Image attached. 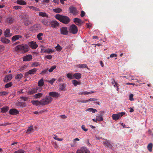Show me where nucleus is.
Returning <instances> with one entry per match:
<instances>
[{"label":"nucleus","mask_w":153,"mask_h":153,"mask_svg":"<svg viewBox=\"0 0 153 153\" xmlns=\"http://www.w3.org/2000/svg\"><path fill=\"white\" fill-rule=\"evenodd\" d=\"M98 121H101L103 120L102 116V115H99L96 117Z\"/></svg>","instance_id":"72a5a7b5"},{"label":"nucleus","mask_w":153,"mask_h":153,"mask_svg":"<svg viewBox=\"0 0 153 153\" xmlns=\"http://www.w3.org/2000/svg\"><path fill=\"white\" fill-rule=\"evenodd\" d=\"M53 11L57 13H59L62 11V10L59 8H56L53 9Z\"/></svg>","instance_id":"58836bf2"},{"label":"nucleus","mask_w":153,"mask_h":153,"mask_svg":"<svg viewBox=\"0 0 153 153\" xmlns=\"http://www.w3.org/2000/svg\"><path fill=\"white\" fill-rule=\"evenodd\" d=\"M87 101H86V100H78L77 102H83V103H86L87 102Z\"/></svg>","instance_id":"bf43d9fd"},{"label":"nucleus","mask_w":153,"mask_h":153,"mask_svg":"<svg viewBox=\"0 0 153 153\" xmlns=\"http://www.w3.org/2000/svg\"><path fill=\"white\" fill-rule=\"evenodd\" d=\"M8 94V93L5 91H3L0 92V96H3L4 95H7Z\"/></svg>","instance_id":"de8ad7c7"},{"label":"nucleus","mask_w":153,"mask_h":153,"mask_svg":"<svg viewBox=\"0 0 153 153\" xmlns=\"http://www.w3.org/2000/svg\"><path fill=\"white\" fill-rule=\"evenodd\" d=\"M70 33L73 34H76L78 32V28L77 26L75 25H72L70 26L69 29Z\"/></svg>","instance_id":"0eeeda50"},{"label":"nucleus","mask_w":153,"mask_h":153,"mask_svg":"<svg viewBox=\"0 0 153 153\" xmlns=\"http://www.w3.org/2000/svg\"><path fill=\"white\" fill-rule=\"evenodd\" d=\"M23 59L24 61H28L32 59V56L30 55H27L24 57Z\"/></svg>","instance_id":"412c9836"},{"label":"nucleus","mask_w":153,"mask_h":153,"mask_svg":"<svg viewBox=\"0 0 153 153\" xmlns=\"http://www.w3.org/2000/svg\"><path fill=\"white\" fill-rule=\"evenodd\" d=\"M42 22L43 25H47L48 23V21L47 19H44L42 21Z\"/></svg>","instance_id":"49530a36"},{"label":"nucleus","mask_w":153,"mask_h":153,"mask_svg":"<svg viewBox=\"0 0 153 153\" xmlns=\"http://www.w3.org/2000/svg\"><path fill=\"white\" fill-rule=\"evenodd\" d=\"M53 99L51 97L46 96L45 98L41 100V105H45L50 104L52 101Z\"/></svg>","instance_id":"20e7f679"},{"label":"nucleus","mask_w":153,"mask_h":153,"mask_svg":"<svg viewBox=\"0 0 153 153\" xmlns=\"http://www.w3.org/2000/svg\"><path fill=\"white\" fill-rule=\"evenodd\" d=\"M111 83L112 85H113L114 87L115 86L117 87V91H118L119 89L118 86L119 84L115 81L114 79H113L111 80Z\"/></svg>","instance_id":"c85d7f7f"},{"label":"nucleus","mask_w":153,"mask_h":153,"mask_svg":"<svg viewBox=\"0 0 153 153\" xmlns=\"http://www.w3.org/2000/svg\"><path fill=\"white\" fill-rule=\"evenodd\" d=\"M9 113L11 115L16 114L19 113V111L16 109H11L9 111Z\"/></svg>","instance_id":"6ab92c4d"},{"label":"nucleus","mask_w":153,"mask_h":153,"mask_svg":"<svg viewBox=\"0 0 153 153\" xmlns=\"http://www.w3.org/2000/svg\"><path fill=\"white\" fill-rule=\"evenodd\" d=\"M1 41L2 42L6 44L9 43L10 42V40L4 37H1Z\"/></svg>","instance_id":"5701e85b"},{"label":"nucleus","mask_w":153,"mask_h":153,"mask_svg":"<svg viewBox=\"0 0 153 153\" xmlns=\"http://www.w3.org/2000/svg\"><path fill=\"white\" fill-rule=\"evenodd\" d=\"M12 75L11 74L6 75L4 79V82H7L10 81L12 78Z\"/></svg>","instance_id":"a211bd4d"},{"label":"nucleus","mask_w":153,"mask_h":153,"mask_svg":"<svg viewBox=\"0 0 153 153\" xmlns=\"http://www.w3.org/2000/svg\"><path fill=\"white\" fill-rule=\"evenodd\" d=\"M41 51H42L43 52L47 53H50L54 52L53 50L49 48L45 49V50L42 48Z\"/></svg>","instance_id":"cd10ccee"},{"label":"nucleus","mask_w":153,"mask_h":153,"mask_svg":"<svg viewBox=\"0 0 153 153\" xmlns=\"http://www.w3.org/2000/svg\"><path fill=\"white\" fill-rule=\"evenodd\" d=\"M20 99L23 100L24 101H26L27 100L28 98L27 97H20Z\"/></svg>","instance_id":"4d7b16f0"},{"label":"nucleus","mask_w":153,"mask_h":153,"mask_svg":"<svg viewBox=\"0 0 153 153\" xmlns=\"http://www.w3.org/2000/svg\"><path fill=\"white\" fill-rule=\"evenodd\" d=\"M16 3L21 5H25L26 4V2L24 0H17L16 1Z\"/></svg>","instance_id":"bb28decb"},{"label":"nucleus","mask_w":153,"mask_h":153,"mask_svg":"<svg viewBox=\"0 0 153 153\" xmlns=\"http://www.w3.org/2000/svg\"><path fill=\"white\" fill-rule=\"evenodd\" d=\"M22 19L23 22L25 26H28L31 23L29 16L26 14L22 15Z\"/></svg>","instance_id":"7ed1b4c3"},{"label":"nucleus","mask_w":153,"mask_h":153,"mask_svg":"<svg viewBox=\"0 0 153 153\" xmlns=\"http://www.w3.org/2000/svg\"><path fill=\"white\" fill-rule=\"evenodd\" d=\"M74 22L77 25L80 26L83 23V22L79 19L75 18L74 19Z\"/></svg>","instance_id":"2eb2a0df"},{"label":"nucleus","mask_w":153,"mask_h":153,"mask_svg":"<svg viewBox=\"0 0 153 153\" xmlns=\"http://www.w3.org/2000/svg\"><path fill=\"white\" fill-rule=\"evenodd\" d=\"M29 47L26 45L22 44L16 46L15 48L16 51H22L23 53L26 52L28 51Z\"/></svg>","instance_id":"f03ea898"},{"label":"nucleus","mask_w":153,"mask_h":153,"mask_svg":"<svg viewBox=\"0 0 153 153\" xmlns=\"http://www.w3.org/2000/svg\"><path fill=\"white\" fill-rule=\"evenodd\" d=\"M49 95L53 97H58L60 96V95L57 92L52 91L49 93Z\"/></svg>","instance_id":"dca6fc26"},{"label":"nucleus","mask_w":153,"mask_h":153,"mask_svg":"<svg viewBox=\"0 0 153 153\" xmlns=\"http://www.w3.org/2000/svg\"><path fill=\"white\" fill-rule=\"evenodd\" d=\"M23 75L22 74L20 73L17 74L15 76V79L18 81H20L23 77Z\"/></svg>","instance_id":"393cba45"},{"label":"nucleus","mask_w":153,"mask_h":153,"mask_svg":"<svg viewBox=\"0 0 153 153\" xmlns=\"http://www.w3.org/2000/svg\"><path fill=\"white\" fill-rule=\"evenodd\" d=\"M43 33H39L37 35V38L39 40H42V36H43Z\"/></svg>","instance_id":"2f4dec72"},{"label":"nucleus","mask_w":153,"mask_h":153,"mask_svg":"<svg viewBox=\"0 0 153 153\" xmlns=\"http://www.w3.org/2000/svg\"><path fill=\"white\" fill-rule=\"evenodd\" d=\"M56 68V65H53L52 66L49 70L48 71L50 72H51L53 71Z\"/></svg>","instance_id":"09e8293b"},{"label":"nucleus","mask_w":153,"mask_h":153,"mask_svg":"<svg viewBox=\"0 0 153 153\" xmlns=\"http://www.w3.org/2000/svg\"><path fill=\"white\" fill-rule=\"evenodd\" d=\"M28 45L33 49H36L38 47V45L36 42L31 41L28 43Z\"/></svg>","instance_id":"4468645a"},{"label":"nucleus","mask_w":153,"mask_h":153,"mask_svg":"<svg viewBox=\"0 0 153 153\" xmlns=\"http://www.w3.org/2000/svg\"><path fill=\"white\" fill-rule=\"evenodd\" d=\"M13 8L15 9L16 10L21 8V7L19 6H15L13 7Z\"/></svg>","instance_id":"680f3d73"},{"label":"nucleus","mask_w":153,"mask_h":153,"mask_svg":"<svg viewBox=\"0 0 153 153\" xmlns=\"http://www.w3.org/2000/svg\"><path fill=\"white\" fill-rule=\"evenodd\" d=\"M44 80L43 78L40 79L38 82V85L39 86H42L44 85Z\"/></svg>","instance_id":"7c9ffc66"},{"label":"nucleus","mask_w":153,"mask_h":153,"mask_svg":"<svg viewBox=\"0 0 153 153\" xmlns=\"http://www.w3.org/2000/svg\"><path fill=\"white\" fill-rule=\"evenodd\" d=\"M89 151L86 147H82L80 149L77 150L76 153H89Z\"/></svg>","instance_id":"9b49d317"},{"label":"nucleus","mask_w":153,"mask_h":153,"mask_svg":"<svg viewBox=\"0 0 153 153\" xmlns=\"http://www.w3.org/2000/svg\"><path fill=\"white\" fill-rule=\"evenodd\" d=\"M74 78L77 79H79L81 77V74L79 73H76L73 75Z\"/></svg>","instance_id":"4be33fe9"},{"label":"nucleus","mask_w":153,"mask_h":153,"mask_svg":"<svg viewBox=\"0 0 153 153\" xmlns=\"http://www.w3.org/2000/svg\"><path fill=\"white\" fill-rule=\"evenodd\" d=\"M31 103L34 105L36 106L39 105H41V101L38 100H32L31 101Z\"/></svg>","instance_id":"a878e982"},{"label":"nucleus","mask_w":153,"mask_h":153,"mask_svg":"<svg viewBox=\"0 0 153 153\" xmlns=\"http://www.w3.org/2000/svg\"><path fill=\"white\" fill-rule=\"evenodd\" d=\"M13 153H25V151L23 150L20 149L15 151Z\"/></svg>","instance_id":"5fc2aeb1"},{"label":"nucleus","mask_w":153,"mask_h":153,"mask_svg":"<svg viewBox=\"0 0 153 153\" xmlns=\"http://www.w3.org/2000/svg\"><path fill=\"white\" fill-rule=\"evenodd\" d=\"M37 71V69L34 68L28 71V72L30 74H33L36 73Z\"/></svg>","instance_id":"473e14b6"},{"label":"nucleus","mask_w":153,"mask_h":153,"mask_svg":"<svg viewBox=\"0 0 153 153\" xmlns=\"http://www.w3.org/2000/svg\"><path fill=\"white\" fill-rule=\"evenodd\" d=\"M33 131V126H30L28 128L27 131V133L28 134L32 132Z\"/></svg>","instance_id":"c9c22d12"},{"label":"nucleus","mask_w":153,"mask_h":153,"mask_svg":"<svg viewBox=\"0 0 153 153\" xmlns=\"http://www.w3.org/2000/svg\"><path fill=\"white\" fill-rule=\"evenodd\" d=\"M13 20L12 18H7L6 22L9 24H10L13 23Z\"/></svg>","instance_id":"e433bc0d"},{"label":"nucleus","mask_w":153,"mask_h":153,"mask_svg":"<svg viewBox=\"0 0 153 153\" xmlns=\"http://www.w3.org/2000/svg\"><path fill=\"white\" fill-rule=\"evenodd\" d=\"M126 114L125 112H122L118 113L117 114H113L112 115V117L115 120H118Z\"/></svg>","instance_id":"423d86ee"},{"label":"nucleus","mask_w":153,"mask_h":153,"mask_svg":"<svg viewBox=\"0 0 153 153\" xmlns=\"http://www.w3.org/2000/svg\"><path fill=\"white\" fill-rule=\"evenodd\" d=\"M133 97V94H131L129 96V100L131 101H133L134 100Z\"/></svg>","instance_id":"864d4df0"},{"label":"nucleus","mask_w":153,"mask_h":153,"mask_svg":"<svg viewBox=\"0 0 153 153\" xmlns=\"http://www.w3.org/2000/svg\"><path fill=\"white\" fill-rule=\"evenodd\" d=\"M55 48L56 51H60L62 49V48L59 44H58L55 47Z\"/></svg>","instance_id":"c03bdc74"},{"label":"nucleus","mask_w":153,"mask_h":153,"mask_svg":"<svg viewBox=\"0 0 153 153\" xmlns=\"http://www.w3.org/2000/svg\"><path fill=\"white\" fill-rule=\"evenodd\" d=\"M9 108L7 106L5 107L1 108V112L4 113L7 112Z\"/></svg>","instance_id":"ea45409f"},{"label":"nucleus","mask_w":153,"mask_h":153,"mask_svg":"<svg viewBox=\"0 0 153 153\" xmlns=\"http://www.w3.org/2000/svg\"><path fill=\"white\" fill-rule=\"evenodd\" d=\"M45 57L47 59H50L52 58V56L51 55H48L46 56Z\"/></svg>","instance_id":"0e129e2a"},{"label":"nucleus","mask_w":153,"mask_h":153,"mask_svg":"<svg viewBox=\"0 0 153 153\" xmlns=\"http://www.w3.org/2000/svg\"><path fill=\"white\" fill-rule=\"evenodd\" d=\"M81 128L82 129L85 131H86L88 130L87 128H85V126L84 125H82Z\"/></svg>","instance_id":"052dcab7"},{"label":"nucleus","mask_w":153,"mask_h":153,"mask_svg":"<svg viewBox=\"0 0 153 153\" xmlns=\"http://www.w3.org/2000/svg\"><path fill=\"white\" fill-rule=\"evenodd\" d=\"M97 99L95 98H91L88 100H86V101H87V102L89 101H97Z\"/></svg>","instance_id":"13d9d810"},{"label":"nucleus","mask_w":153,"mask_h":153,"mask_svg":"<svg viewBox=\"0 0 153 153\" xmlns=\"http://www.w3.org/2000/svg\"><path fill=\"white\" fill-rule=\"evenodd\" d=\"M13 85L12 82H10L8 83H7L5 86V87L6 88H7L11 87Z\"/></svg>","instance_id":"a18cd8bd"},{"label":"nucleus","mask_w":153,"mask_h":153,"mask_svg":"<svg viewBox=\"0 0 153 153\" xmlns=\"http://www.w3.org/2000/svg\"><path fill=\"white\" fill-rule=\"evenodd\" d=\"M66 86L63 84L59 86V90L60 91H65L66 90L65 88Z\"/></svg>","instance_id":"c756f323"},{"label":"nucleus","mask_w":153,"mask_h":153,"mask_svg":"<svg viewBox=\"0 0 153 153\" xmlns=\"http://www.w3.org/2000/svg\"><path fill=\"white\" fill-rule=\"evenodd\" d=\"M61 34L63 35H66L68 33V31L67 27H62L60 29Z\"/></svg>","instance_id":"f8f14e48"},{"label":"nucleus","mask_w":153,"mask_h":153,"mask_svg":"<svg viewBox=\"0 0 153 153\" xmlns=\"http://www.w3.org/2000/svg\"><path fill=\"white\" fill-rule=\"evenodd\" d=\"M85 13L84 11H82L80 14V16L81 17H83L85 15Z\"/></svg>","instance_id":"338daca9"},{"label":"nucleus","mask_w":153,"mask_h":153,"mask_svg":"<svg viewBox=\"0 0 153 153\" xmlns=\"http://www.w3.org/2000/svg\"><path fill=\"white\" fill-rule=\"evenodd\" d=\"M69 11L70 13L73 14L74 15H76L77 14L78 12L76 8L73 6H71L69 9Z\"/></svg>","instance_id":"ddd939ff"},{"label":"nucleus","mask_w":153,"mask_h":153,"mask_svg":"<svg viewBox=\"0 0 153 153\" xmlns=\"http://www.w3.org/2000/svg\"><path fill=\"white\" fill-rule=\"evenodd\" d=\"M152 143L149 144L147 146L148 150L150 152L152 151Z\"/></svg>","instance_id":"37998d69"},{"label":"nucleus","mask_w":153,"mask_h":153,"mask_svg":"<svg viewBox=\"0 0 153 153\" xmlns=\"http://www.w3.org/2000/svg\"><path fill=\"white\" fill-rule=\"evenodd\" d=\"M47 70L48 69L42 71L40 74H45L47 73Z\"/></svg>","instance_id":"69168bd1"},{"label":"nucleus","mask_w":153,"mask_h":153,"mask_svg":"<svg viewBox=\"0 0 153 153\" xmlns=\"http://www.w3.org/2000/svg\"><path fill=\"white\" fill-rule=\"evenodd\" d=\"M56 80V79L53 78L52 79L50 80L47 81V82L50 83L51 85H53V83Z\"/></svg>","instance_id":"3c124183"},{"label":"nucleus","mask_w":153,"mask_h":153,"mask_svg":"<svg viewBox=\"0 0 153 153\" xmlns=\"http://www.w3.org/2000/svg\"><path fill=\"white\" fill-rule=\"evenodd\" d=\"M88 111H90L92 112V113H94L95 112H97V110L96 109H93L92 108H89L88 109Z\"/></svg>","instance_id":"603ef678"},{"label":"nucleus","mask_w":153,"mask_h":153,"mask_svg":"<svg viewBox=\"0 0 153 153\" xmlns=\"http://www.w3.org/2000/svg\"><path fill=\"white\" fill-rule=\"evenodd\" d=\"M56 18L62 23L67 24L70 22L69 18L66 16H62L59 14H56L55 16Z\"/></svg>","instance_id":"f257e3e1"},{"label":"nucleus","mask_w":153,"mask_h":153,"mask_svg":"<svg viewBox=\"0 0 153 153\" xmlns=\"http://www.w3.org/2000/svg\"><path fill=\"white\" fill-rule=\"evenodd\" d=\"M41 90V88L39 87L33 88L31 90L28 91V93L30 95H32L38 92Z\"/></svg>","instance_id":"9d476101"},{"label":"nucleus","mask_w":153,"mask_h":153,"mask_svg":"<svg viewBox=\"0 0 153 153\" xmlns=\"http://www.w3.org/2000/svg\"><path fill=\"white\" fill-rule=\"evenodd\" d=\"M106 142H103V144L106 147L109 148L110 149H112L113 147L112 145L110 143V141L106 140Z\"/></svg>","instance_id":"f3484780"},{"label":"nucleus","mask_w":153,"mask_h":153,"mask_svg":"<svg viewBox=\"0 0 153 153\" xmlns=\"http://www.w3.org/2000/svg\"><path fill=\"white\" fill-rule=\"evenodd\" d=\"M76 67L80 68H86L88 69H89L87 65L85 64H79V65H77Z\"/></svg>","instance_id":"b1692460"},{"label":"nucleus","mask_w":153,"mask_h":153,"mask_svg":"<svg viewBox=\"0 0 153 153\" xmlns=\"http://www.w3.org/2000/svg\"><path fill=\"white\" fill-rule=\"evenodd\" d=\"M43 95V93H39L36 94L33 96V97L36 99H38L40 98Z\"/></svg>","instance_id":"f704fd0d"},{"label":"nucleus","mask_w":153,"mask_h":153,"mask_svg":"<svg viewBox=\"0 0 153 153\" xmlns=\"http://www.w3.org/2000/svg\"><path fill=\"white\" fill-rule=\"evenodd\" d=\"M29 8L30 9H32L33 10H36V7L32 6H30L29 7Z\"/></svg>","instance_id":"774afa93"},{"label":"nucleus","mask_w":153,"mask_h":153,"mask_svg":"<svg viewBox=\"0 0 153 153\" xmlns=\"http://www.w3.org/2000/svg\"><path fill=\"white\" fill-rule=\"evenodd\" d=\"M11 39L13 42L16 41L19 39H20L21 41L24 40V38L20 35H16L13 36L12 37Z\"/></svg>","instance_id":"1a4fd4ad"},{"label":"nucleus","mask_w":153,"mask_h":153,"mask_svg":"<svg viewBox=\"0 0 153 153\" xmlns=\"http://www.w3.org/2000/svg\"><path fill=\"white\" fill-rule=\"evenodd\" d=\"M4 36L5 37H8L12 35V33H10V29H7L4 32Z\"/></svg>","instance_id":"aec40b11"},{"label":"nucleus","mask_w":153,"mask_h":153,"mask_svg":"<svg viewBox=\"0 0 153 153\" xmlns=\"http://www.w3.org/2000/svg\"><path fill=\"white\" fill-rule=\"evenodd\" d=\"M19 105L22 107H25L26 106V104L24 102H19L18 103Z\"/></svg>","instance_id":"8fccbe9b"},{"label":"nucleus","mask_w":153,"mask_h":153,"mask_svg":"<svg viewBox=\"0 0 153 153\" xmlns=\"http://www.w3.org/2000/svg\"><path fill=\"white\" fill-rule=\"evenodd\" d=\"M41 27V26L40 24H35L31 27L29 28V30L34 33L40 30Z\"/></svg>","instance_id":"39448f33"},{"label":"nucleus","mask_w":153,"mask_h":153,"mask_svg":"<svg viewBox=\"0 0 153 153\" xmlns=\"http://www.w3.org/2000/svg\"><path fill=\"white\" fill-rule=\"evenodd\" d=\"M49 24L50 27L53 28H56L59 25V23L56 21L55 20L50 22Z\"/></svg>","instance_id":"6e6552de"},{"label":"nucleus","mask_w":153,"mask_h":153,"mask_svg":"<svg viewBox=\"0 0 153 153\" xmlns=\"http://www.w3.org/2000/svg\"><path fill=\"white\" fill-rule=\"evenodd\" d=\"M67 77L70 79H74L73 76V75L72 74L69 73L67 74Z\"/></svg>","instance_id":"a19ab883"},{"label":"nucleus","mask_w":153,"mask_h":153,"mask_svg":"<svg viewBox=\"0 0 153 153\" xmlns=\"http://www.w3.org/2000/svg\"><path fill=\"white\" fill-rule=\"evenodd\" d=\"M117 55L116 54L112 53V54H111L110 55V57L113 58L114 57H117Z\"/></svg>","instance_id":"e2e57ef3"},{"label":"nucleus","mask_w":153,"mask_h":153,"mask_svg":"<svg viewBox=\"0 0 153 153\" xmlns=\"http://www.w3.org/2000/svg\"><path fill=\"white\" fill-rule=\"evenodd\" d=\"M39 65V64L38 62H34L32 64V66L34 67H37Z\"/></svg>","instance_id":"6e6d98bb"},{"label":"nucleus","mask_w":153,"mask_h":153,"mask_svg":"<svg viewBox=\"0 0 153 153\" xmlns=\"http://www.w3.org/2000/svg\"><path fill=\"white\" fill-rule=\"evenodd\" d=\"M39 15L42 17H48V16L45 13L40 12L39 13Z\"/></svg>","instance_id":"4c0bfd02"},{"label":"nucleus","mask_w":153,"mask_h":153,"mask_svg":"<svg viewBox=\"0 0 153 153\" xmlns=\"http://www.w3.org/2000/svg\"><path fill=\"white\" fill-rule=\"evenodd\" d=\"M72 83L75 86H76L77 85H79L80 84V82H78L76 80H72Z\"/></svg>","instance_id":"79ce46f5"}]
</instances>
